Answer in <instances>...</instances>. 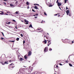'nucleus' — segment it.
<instances>
[{
	"label": "nucleus",
	"mask_w": 74,
	"mask_h": 74,
	"mask_svg": "<svg viewBox=\"0 0 74 74\" xmlns=\"http://www.w3.org/2000/svg\"><path fill=\"white\" fill-rule=\"evenodd\" d=\"M27 68H25V69H24L25 70H27Z\"/></svg>",
	"instance_id": "57"
},
{
	"label": "nucleus",
	"mask_w": 74,
	"mask_h": 74,
	"mask_svg": "<svg viewBox=\"0 0 74 74\" xmlns=\"http://www.w3.org/2000/svg\"><path fill=\"white\" fill-rule=\"evenodd\" d=\"M56 67L57 68H58V65H57L56 66Z\"/></svg>",
	"instance_id": "49"
},
{
	"label": "nucleus",
	"mask_w": 74,
	"mask_h": 74,
	"mask_svg": "<svg viewBox=\"0 0 74 74\" xmlns=\"http://www.w3.org/2000/svg\"><path fill=\"white\" fill-rule=\"evenodd\" d=\"M38 13H36V14H35L36 16H37L38 15Z\"/></svg>",
	"instance_id": "39"
},
{
	"label": "nucleus",
	"mask_w": 74,
	"mask_h": 74,
	"mask_svg": "<svg viewBox=\"0 0 74 74\" xmlns=\"http://www.w3.org/2000/svg\"><path fill=\"white\" fill-rule=\"evenodd\" d=\"M52 6H53V5H49V7H52Z\"/></svg>",
	"instance_id": "35"
},
{
	"label": "nucleus",
	"mask_w": 74,
	"mask_h": 74,
	"mask_svg": "<svg viewBox=\"0 0 74 74\" xmlns=\"http://www.w3.org/2000/svg\"><path fill=\"white\" fill-rule=\"evenodd\" d=\"M52 49H51V48H50L49 49V51H52Z\"/></svg>",
	"instance_id": "27"
},
{
	"label": "nucleus",
	"mask_w": 74,
	"mask_h": 74,
	"mask_svg": "<svg viewBox=\"0 0 74 74\" xmlns=\"http://www.w3.org/2000/svg\"><path fill=\"white\" fill-rule=\"evenodd\" d=\"M64 3H66V2L67 1V0H64Z\"/></svg>",
	"instance_id": "28"
},
{
	"label": "nucleus",
	"mask_w": 74,
	"mask_h": 74,
	"mask_svg": "<svg viewBox=\"0 0 74 74\" xmlns=\"http://www.w3.org/2000/svg\"><path fill=\"white\" fill-rule=\"evenodd\" d=\"M29 27H32V28H33V27L32 26V24H30L29 25Z\"/></svg>",
	"instance_id": "14"
},
{
	"label": "nucleus",
	"mask_w": 74,
	"mask_h": 74,
	"mask_svg": "<svg viewBox=\"0 0 74 74\" xmlns=\"http://www.w3.org/2000/svg\"><path fill=\"white\" fill-rule=\"evenodd\" d=\"M1 13L2 14V15H3V14H4V12L3 11H1Z\"/></svg>",
	"instance_id": "25"
},
{
	"label": "nucleus",
	"mask_w": 74,
	"mask_h": 74,
	"mask_svg": "<svg viewBox=\"0 0 74 74\" xmlns=\"http://www.w3.org/2000/svg\"><path fill=\"white\" fill-rule=\"evenodd\" d=\"M40 32H41L42 33H44V31L42 29V31H41Z\"/></svg>",
	"instance_id": "19"
},
{
	"label": "nucleus",
	"mask_w": 74,
	"mask_h": 74,
	"mask_svg": "<svg viewBox=\"0 0 74 74\" xmlns=\"http://www.w3.org/2000/svg\"><path fill=\"white\" fill-rule=\"evenodd\" d=\"M44 14L45 15H47V14L45 12H44Z\"/></svg>",
	"instance_id": "41"
},
{
	"label": "nucleus",
	"mask_w": 74,
	"mask_h": 74,
	"mask_svg": "<svg viewBox=\"0 0 74 74\" xmlns=\"http://www.w3.org/2000/svg\"><path fill=\"white\" fill-rule=\"evenodd\" d=\"M12 21H13V22H16V21H15V20H12Z\"/></svg>",
	"instance_id": "36"
},
{
	"label": "nucleus",
	"mask_w": 74,
	"mask_h": 74,
	"mask_svg": "<svg viewBox=\"0 0 74 74\" xmlns=\"http://www.w3.org/2000/svg\"><path fill=\"white\" fill-rule=\"evenodd\" d=\"M34 18H37V16H35Z\"/></svg>",
	"instance_id": "50"
},
{
	"label": "nucleus",
	"mask_w": 74,
	"mask_h": 74,
	"mask_svg": "<svg viewBox=\"0 0 74 74\" xmlns=\"http://www.w3.org/2000/svg\"><path fill=\"white\" fill-rule=\"evenodd\" d=\"M21 37H23V34H21Z\"/></svg>",
	"instance_id": "33"
},
{
	"label": "nucleus",
	"mask_w": 74,
	"mask_h": 74,
	"mask_svg": "<svg viewBox=\"0 0 74 74\" xmlns=\"http://www.w3.org/2000/svg\"><path fill=\"white\" fill-rule=\"evenodd\" d=\"M4 64H8V61H5L4 63Z\"/></svg>",
	"instance_id": "13"
},
{
	"label": "nucleus",
	"mask_w": 74,
	"mask_h": 74,
	"mask_svg": "<svg viewBox=\"0 0 74 74\" xmlns=\"http://www.w3.org/2000/svg\"><path fill=\"white\" fill-rule=\"evenodd\" d=\"M67 9H68V10H69V8H67V7H66V10H67Z\"/></svg>",
	"instance_id": "42"
},
{
	"label": "nucleus",
	"mask_w": 74,
	"mask_h": 74,
	"mask_svg": "<svg viewBox=\"0 0 74 74\" xmlns=\"http://www.w3.org/2000/svg\"><path fill=\"white\" fill-rule=\"evenodd\" d=\"M3 36H4V34L3 32H1Z\"/></svg>",
	"instance_id": "38"
},
{
	"label": "nucleus",
	"mask_w": 74,
	"mask_h": 74,
	"mask_svg": "<svg viewBox=\"0 0 74 74\" xmlns=\"http://www.w3.org/2000/svg\"><path fill=\"white\" fill-rule=\"evenodd\" d=\"M60 16V15H58V17H59V16Z\"/></svg>",
	"instance_id": "58"
},
{
	"label": "nucleus",
	"mask_w": 74,
	"mask_h": 74,
	"mask_svg": "<svg viewBox=\"0 0 74 74\" xmlns=\"http://www.w3.org/2000/svg\"><path fill=\"white\" fill-rule=\"evenodd\" d=\"M59 64L60 65V66H62V64H60V63Z\"/></svg>",
	"instance_id": "44"
},
{
	"label": "nucleus",
	"mask_w": 74,
	"mask_h": 74,
	"mask_svg": "<svg viewBox=\"0 0 74 74\" xmlns=\"http://www.w3.org/2000/svg\"><path fill=\"white\" fill-rule=\"evenodd\" d=\"M47 34H48V35H49V34H48V33H47Z\"/></svg>",
	"instance_id": "62"
},
{
	"label": "nucleus",
	"mask_w": 74,
	"mask_h": 74,
	"mask_svg": "<svg viewBox=\"0 0 74 74\" xmlns=\"http://www.w3.org/2000/svg\"><path fill=\"white\" fill-rule=\"evenodd\" d=\"M20 60L21 61H22V60H23V58H20Z\"/></svg>",
	"instance_id": "16"
},
{
	"label": "nucleus",
	"mask_w": 74,
	"mask_h": 74,
	"mask_svg": "<svg viewBox=\"0 0 74 74\" xmlns=\"http://www.w3.org/2000/svg\"><path fill=\"white\" fill-rule=\"evenodd\" d=\"M9 42H15V41L14 40H13V41H11V40H9Z\"/></svg>",
	"instance_id": "17"
},
{
	"label": "nucleus",
	"mask_w": 74,
	"mask_h": 74,
	"mask_svg": "<svg viewBox=\"0 0 74 74\" xmlns=\"http://www.w3.org/2000/svg\"><path fill=\"white\" fill-rule=\"evenodd\" d=\"M27 56H28L27 54H26L24 56V57L25 59H27Z\"/></svg>",
	"instance_id": "8"
},
{
	"label": "nucleus",
	"mask_w": 74,
	"mask_h": 74,
	"mask_svg": "<svg viewBox=\"0 0 74 74\" xmlns=\"http://www.w3.org/2000/svg\"><path fill=\"white\" fill-rule=\"evenodd\" d=\"M19 38H17L16 39V41H19Z\"/></svg>",
	"instance_id": "21"
},
{
	"label": "nucleus",
	"mask_w": 74,
	"mask_h": 74,
	"mask_svg": "<svg viewBox=\"0 0 74 74\" xmlns=\"http://www.w3.org/2000/svg\"><path fill=\"white\" fill-rule=\"evenodd\" d=\"M4 14L5 15H8V14H6V13L5 14Z\"/></svg>",
	"instance_id": "52"
},
{
	"label": "nucleus",
	"mask_w": 74,
	"mask_h": 74,
	"mask_svg": "<svg viewBox=\"0 0 74 74\" xmlns=\"http://www.w3.org/2000/svg\"><path fill=\"white\" fill-rule=\"evenodd\" d=\"M69 65L70 66H71V67H72V66H73L72 64L70 63L69 64Z\"/></svg>",
	"instance_id": "20"
},
{
	"label": "nucleus",
	"mask_w": 74,
	"mask_h": 74,
	"mask_svg": "<svg viewBox=\"0 0 74 74\" xmlns=\"http://www.w3.org/2000/svg\"><path fill=\"white\" fill-rule=\"evenodd\" d=\"M37 30L38 32H41L42 31V29L40 27H38L37 29Z\"/></svg>",
	"instance_id": "1"
},
{
	"label": "nucleus",
	"mask_w": 74,
	"mask_h": 74,
	"mask_svg": "<svg viewBox=\"0 0 74 74\" xmlns=\"http://www.w3.org/2000/svg\"><path fill=\"white\" fill-rule=\"evenodd\" d=\"M59 8H60V9L61 10H62V9H61V8H60V7L59 6Z\"/></svg>",
	"instance_id": "56"
},
{
	"label": "nucleus",
	"mask_w": 74,
	"mask_h": 74,
	"mask_svg": "<svg viewBox=\"0 0 74 74\" xmlns=\"http://www.w3.org/2000/svg\"><path fill=\"white\" fill-rule=\"evenodd\" d=\"M34 16H36V15H35V14L34 15Z\"/></svg>",
	"instance_id": "64"
},
{
	"label": "nucleus",
	"mask_w": 74,
	"mask_h": 74,
	"mask_svg": "<svg viewBox=\"0 0 74 74\" xmlns=\"http://www.w3.org/2000/svg\"><path fill=\"white\" fill-rule=\"evenodd\" d=\"M57 5L59 7V6H60V5H62V3H57Z\"/></svg>",
	"instance_id": "10"
},
{
	"label": "nucleus",
	"mask_w": 74,
	"mask_h": 74,
	"mask_svg": "<svg viewBox=\"0 0 74 74\" xmlns=\"http://www.w3.org/2000/svg\"><path fill=\"white\" fill-rule=\"evenodd\" d=\"M0 14H1V15H3L1 13H0Z\"/></svg>",
	"instance_id": "61"
},
{
	"label": "nucleus",
	"mask_w": 74,
	"mask_h": 74,
	"mask_svg": "<svg viewBox=\"0 0 74 74\" xmlns=\"http://www.w3.org/2000/svg\"><path fill=\"white\" fill-rule=\"evenodd\" d=\"M45 37L46 38H47V39H48V37H47L46 36H45L44 37Z\"/></svg>",
	"instance_id": "32"
},
{
	"label": "nucleus",
	"mask_w": 74,
	"mask_h": 74,
	"mask_svg": "<svg viewBox=\"0 0 74 74\" xmlns=\"http://www.w3.org/2000/svg\"><path fill=\"white\" fill-rule=\"evenodd\" d=\"M6 23L8 25L9 24H10V23H11V22H8V23Z\"/></svg>",
	"instance_id": "29"
},
{
	"label": "nucleus",
	"mask_w": 74,
	"mask_h": 74,
	"mask_svg": "<svg viewBox=\"0 0 74 74\" xmlns=\"http://www.w3.org/2000/svg\"><path fill=\"white\" fill-rule=\"evenodd\" d=\"M17 3H18V1H16V2L15 4H17Z\"/></svg>",
	"instance_id": "47"
},
{
	"label": "nucleus",
	"mask_w": 74,
	"mask_h": 74,
	"mask_svg": "<svg viewBox=\"0 0 74 74\" xmlns=\"http://www.w3.org/2000/svg\"><path fill=\"white\" fill-rule=\"evenodd\" d=\"M57 62H58V61H57L56 62L57 63Z\"/></svg>",
	"instance_id": "63"
},
{
	"label": "nucleus",
	"mask_w": 74,
	"mask_h": 74,
	"mask_svg": "<svg viewBox=\"0 0 74 74\" xmlns=\"http://www.w3.org/2000/svg\"><path fill=\"white\" fill-rule=\"evenodd\" d=\"M34 5H38L39 6V5L38 4H34Z\"/></svg>",
	"instance_id": "31"
},
{
	"label": "nucleus",
	"mask_w": 74,
	"mask_h": 74,
	"mask_svg": "<svg viewBox=\"0 0 74 74\" xmlns=\"http://www.w3.org/2000/svg\"><path fill=\"white\" fill-rule=\"evenodd\" d=\"M1 40H4V38H3V37L1 38Z\"/></svg>",
	"instance_id": "45"
},
{
	"label": "nucleus",
	"mask_w": 74,
	"mask_h": 74,
	"mask_svg": "<svg viewBox=\"0 0 74 74\" xmlns=\"http://www.w3.org/2000/svg\"><path fill=\"white\" fill-rule=\"evenodd\" d=\"M58 1H59V0H57V1L56 2V3H59V2H58Z\"/></svg>",
	"instance_id": "30"
},
{
	"label": "nucleus",
	"mask_w": 74,
	"mask_h": 74,
	"mask_svg": "<svg viewBox=\"0 0 74 74\" xmlns=\"http://www.w3.org/2000/svg\"><path fill=\"white\" fill-rule=\"evenodd\" d=\"M34 8H35V9H36L37 10L38 9V7L36 5H35Z\"/></svg>",
	"instance_id": "12"
},
{
	"label": "nucleus",
	"mask_w": 74,
	"mask_h": 74,
	"mask_svg": "<svg viewBox=\"0 0 74 74\" xmlns=\"http://www.w3.org/2000/svg\"><path fill=\"white\" fill-rule=\"evenodd\" d=\"M1 63L2 65H4V63L3 62H1Z\"/></svg>",
	"instance_id": "26"
},
{
	"label": "nucleus",
	"mask_w": 74,
	"mask_h": 74,
	"mask_svg": "<svg viewBox=\"0 0 74 74\" xmlns=\"http://www.w3.org/2000/svg\"><path fill=\"white\" fill-rule=\"evenodd\" d=\"M14 66H12L11 67V68H14Z\"/></svg>",
	"instance_id": "59"
},
{
	"label": "nucleus",
	"mask_w": 74,
	"mask_h": 74,
	"mask_svg": "<svg viewBox=\"0 0 74 74\" xmlns=\"http://www.w3.org/2000/svg\"><path fill=\"white\" fill-rule=\"evenodd\" d=\"M32 11H33V12H35V11L34 10V9H32Z\"/></svg>",
	"instance_id": "46"
},
{
	"label": "nucleus",
	"mask_w": 74,
	"mask_h": 74,
	"mask_svg": "<svg viewBox=\"0 0 74 74\" xmlns=\"http://www.w3.org/2000/svg\"><path fill=\"white\" fill-rule=\"evenodd\" d=\"M43 42H45V44H47V40H45Z\"/></svg>",
	"instance_id": "18"
},
{
	"label": "nucleus",
	"mask_w": 74,
	"mask_h": 74,
	"mask_svg": "<svg viewBox=\"0 0 74 74\" xmlns=\"http://www.w3.org/2000/svg\"><path fill=\"white\" fill-rule=\"evenodd\" d=\"M27 9H29V6H28L27 7Z\"/></svg>",
	"instance_id": "54"
},
{
	"label": "nucleus",
	"mask_w": 74,
	"mask_h": 74,
	"mask_svg": "<svg viewBox=\"0 0 74 74\" xmlns=\"http://www.w3.org/2000/svg\"><path fill=\"white\" fill-rule=\"evenodd\" d=\"M32 55V52L31 51H29L28 53V56H30Z\"/></svg>",
	"instance_id": "6"
},
{
	"label": "nucleus",
	"mask_w": 74,
	"mask_h": 74,
	"mask_svg": "<svg viewBox=\"0 0 74 74\" xmlns=\"http://www.w3.org/2000/svg\"><path fill=\"white\" fill-rule=\"evenodd\" d=\"M24 21H25L24 23L25 24H26V25H28V24H29V21H28L26 19H25Z\"/></svg>",
	"instance_id": "3"
},
{
	"label": "nucleus",
	"mask_w": 74,
	"mask_h": 74,
	"mask_svg": "<svg viewBox=\"0 0 74 74\" xmlns=\"http://www.w3.org/2000/svg\"><path fill=\"white\" fill-rule=\"evenodd\" d=\"M4 5H6V3H4Z\"/></svg>",
	"instance_id": "53"
},
{
	"label": "nucleus",
	"mask_w": 74,
	"mask_h": 74,
	"mask_svg": "<svg viewBox=\"0 0 74 74\" xmlns=\"http://www.w3.org/2000/svg\"><path fill=\"white\" fill-rule=\"evenodd\" d=\"M58 14H54V16H56L57 15H58Z\"/></svg>",
	"instance_id": "40"
},
{
	"label": "nucleus",
	"mask_w": 74,
	"mask_h": 74,
	"mask_svg": "<svg viewBox=\"0 0 74 74\" xmlns=\"http://www.w3.org/2000/svg\"><path fill=\"white\" fill-rule=\"evenodd\" d=\"M13 62V61L10 60L9 61V62H10V63H11V62Z\"/></svg>",
	"instance_id": "37"
},
{
	"label": "nucleus",
	"mask_w": 74,
	"mask_h": 74,
	"mask_svg": "<svg viewBox=\"0 0 74 74\" xmlns=\"http://www.w3.org/2000/svg\"><path fill=\"white\" fill-rule=\"evenodd\" d=\"M68 41V40L67 39H66L65 40H64L63 42H64V43H66V42H67Z\"/></svg>",
	"instance_id": "7"
},
{
	"label": "nucleus",
	"mask_w": 74,
	"mask_h": 74,
	"mask_svg": "<svg viewBox=\"0 0 74 74\" xmlns=\"http://www.w3.org/2000/svg\"><path fill=\"white\" fill-rule=\"evenodd\" d=\"M33 69V67H31V66H29V73H31V72L32 71Z\"/></svg>",
	"instance_id": "2"
},
{
	"label": "nucleus",
	"mask_w": 74,
	"mask_h": 74,
	"mask_svg": "<svg viewBox=\"0 0 74 74\" xmlns=\"http://www.w3.org/2000/svg\"><path fill=\"white\" fill-rule=\"evenodd\" d=\"M72 44H73V43H74V41H72Z\"/></svg>",
	"instance_id": "55"
},
{
	"label": "nucleus",
	"mask_w": 74,
	"mask_h": 74,
	"mask_svg": "<svg viewBox=\"0 0 74 74\" xmlns=\"http://www.w3.org/2000/svg\"><path fill=\"white\" fill-rule=\"evenodd\" d=\"M41 74H45V73L44 72H42L41 73Z\"/></svg>",
	"instance_id": "23"
},
{
	"label": "nucleus",
	"mask_w": 74,
	"mask_h": 74,
	"mask_svg": "<svg viewBox=\"0 0 74 74\" xmlns=\"http://www.w3.org/2000/svg\"><path fill=\"white\" fill-rule=\"evenodd\" d=\"M42 22H43V20H42V22H41V23H42Z\"/></svg>",
	"instance_id": "51"
},
{
	"label": "nucleus",
	"mask_w": 74,
	"mask_h": 74,
	"mask_svg": "<svg viewBox=\"0 0 74 74\" xmlns=\"http://www.w3.org/2000/svg\"><path fill=\"white\" fill-rule=\"evenodd\" d=\"M10 5L11 7H14V5H13V4H12V3L10 4Z\"/></svg>",
	"instance_id": "15"
},
{
	"label": "nucleus",
	"mask_w": 74,
	"mask_h": 74,
	"mask_svg": "<svg viewBox=\"0 0 74 74\" xmlns=\"http://www.w3.org/2000/svg\"><path fill=\"white\" fill-rule=\"evenodd\" d=\"M15 14H19V13H18V11H16V12H15Z\"/></svg>",
	"instance_id": "24"
},
{
	"label": "nucleus",
	"mask_w": 74,
	"mask_h": 74,
	"mask_svg": "<svg viewBox=\"0 0 74 74\" xmlns=\"http://www.w3.org/2000/svg\"><path fill=\"white\" fill-rule=\"evenodd\" d=\"M20 56H19V55H18V59H19V58H20Z\"/></svg>",
	"instance_id": "43"
},
{
	"label": "nucleus",
	"mask_w": 74,
	"mask_h": 74,
	"mask_svg": "<svg viewBox=\"0 0 74 74\" xmlns=\"http://www.w3.org/2000/svg\"><path fill=\"white\" fill-rule=\"evenodd\" d=\"M12 63L11 64H10V66H11V65H12Z\"/></svg>",
	"instance_id": "60"
},
{
	"label": "nucleus",
	"mask_w": 74,
	"mask_h": 74,
	"mask_svg": "<svg viewBox=\"0 0 74 74\" xmlns=\"http://www.w3.org/2000/svg\"><path fill=\"white\" fill-rule=\"evenodd\" d=\"M26 4L27 5H29V2H26Z\"/></svg>",
	"instance_id": "22"
},
{
	"label": "nucleus",
	"mask_w": 74,
	"mask_h": 74,
	"mask_svg": "<svg viewBox=\"0 0 74 74\" xmlns=\"http://www.w3.org/2000/svg\"><path fill=\"white\" fill-rule=\"evenodd\" d=\"M69 10H67V11L66 12L67 15H69L70 16H71V14H70L69 13Z\"/></svg>",
	"instance_id": "5"
},
{
	"label": "nucleus",
	"mask_w": 74,
	"mask_h": 74,
	"mask_svg": "<svg viewBox=\"0 0 74 74\" xmlns=\"http://www.w3.org/2000/svg\"><path fill=\"white\" fill-rule=\"evenodd\" d=\"M48 49L47 47H45L44 49V52H46L48 51Z\"/></svg>",
	"instance_id": "4"
},
{
	"label": "nucleus",
	"mask_w": 74,
	"mask_h": 74,
	"mask_svg": "<svg viewBox=\"0 0 74 74\" xmlns=\"http://www.w3.org/2000/svg\"><path fill=\"white\" fill-rule=\"evenodd\" d=\"M65 62H66V63H67V62H68V61H67V60L65 61Z\"/></svg>",
	"instance_id": "48"
},
{
	"label": "nucleus",
	"mask_w": 74,
	"mask_h": 74,
	"mask_svg": "<svg viewBox=\"0 0 74 74\" xmlns=\"http://www.w3.org/2000/svg\"><path fill=\"white\" fill-rule=\"evenodd\" d=\"M25 43V40H23V44H24Z\"/></svg>",
	"instance_id": "34"
},
{
	"label": "nucleus",
	"mask_w": 74,
	"mask_h": 74,
	"mask_svg": "<svg viewBox=\"0 0 74 74\" xmlns=\"http://www.w3.org/2000/svg\"><path fill=\"white\" fill-rule=\"evenodd\" d=\"M37 61H35L34 62V63H33L32 64V65L33 66H34V64H36L37 63Z\"/></svg>",
	"instance_id": "11"
},
{
	"label": "nucleus",
	"mask_w": 74,
	"mask_h": 74,
	"mask_svg": "<svg viewBox=\"0 0 74 74\" xmlns=\"http://www.w3.org/2000/svg\"><path fill=\"white\" fill-rule=\"evenodd\" d=\"M51 41V40H49L48 42V46H49V45H50V44H51V42H50ZM50 42V43H49Z\"/></svg>",
	"instance_id": "9"
}]
</instances>
